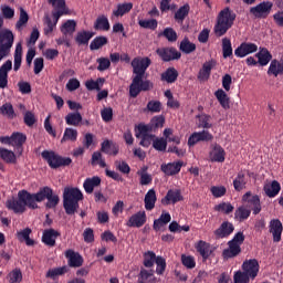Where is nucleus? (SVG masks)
<instances>
[{
	"label": "nucleus",
	"mask_w": 283,
	"mask_h": 283,
	"mask_svg": "<svg viewBox=\"0 0 283 283\" xmlns=\"http://www.w3.org/2000/svg\"><path fill=\"white\" fill-rule=\"evenodd\" d=\"M235 17V12H233L229 7L222 9L217 17V22L213 28L216 36H224V33L229 32V30L233 28Z\"/></svg>",
	"instance_id": "1"
},
{
	"label": "nucleus",
	"mask_w": 283,
	"mask_h": 283,
	"mask_svg": "<svg viewBox=\"0 0 283 283\" xmlns=\"http://www.w3.org/2000/svg\"><path fill=\"white\" fill-rule=\"evenodd\" d=\"M83 198V192L78 188H65L63 192V207L67 216H74L78 209V201Z\"/></svg>",
	"instance_id": "2"
},
{
	"label": "nucleus",
	"mask_w": 283,
	"mask_h": 283,
	"mask_svg": "<svg viewBox=\"0 0 283 283\" xmlns=\"http://www.w3.org/2000/svg\"><path fill=\"white\" fill-rule=\"evenodd\" d=\"M42 158L46 160L51 169H59V167H69V165H72V158L61 157L54 151L43 150Z\"/></svg>",
	"instance_id": "3"
},
{
	"label": "nucleus",
	"mask_w": 283,
	"mask_h": 283,
	"mask_svg": "<svg viewBox=\"0 0 283 283\" xmlns=\"http://www.w3.org/2000/svg\"><path fill=\"white\" fill-rule=\"evenodd\" d=\"M14 45V33L9 29L0 31V61L10 54V50Z\"/></svg>",
	"instance_id": "4"
},
{
	"label": "nucleus",
	"mask_w": 283,
	"mask_h": 283,
	"mask_svg": "<svg viewBox=\"0 0 283 283\" xmlns=\"http://www.w3.org/2000/svg\"><path fill=\"white\" fill-rule=\"evenodd\" d=\"M244 242V233L238 232L231 241H229V248L223 250V258L229 260V258H235L240 253V247Z\"/></svg>",
	"instance_id": "5"
},
{
	"label": "nucleus",
	"mask_w": 283,
	"mask_h": 283,
	"mask_svg": "<svg viewBox=\"0 0 283 283\" xmlns=\"http://www.w3.org/2000/svg\"><path fill=\"white\" fill-rule=\"evenodd\" d=\"M151 87H154L151 82L143 81V77L135 75V77L133 78V82L129 86V95L133 98H136V96H138V94H140V92H147V91L151 90Z\"/></svg>",
	"instance_id": "6"
},
{
	"label": "nucleus",
	"mask_w": 283,
	"mask_h": 283,
	"mask_svg": "<svg viewBox=\"0 0 283 283\" xmlns=\"http://www.w3.org/2000/svg\"><path fill=\"white\" fill-rule=\"evenodd\" d=\"M27 140L28 136L20 132L12 133L11 136L0 137V143L2 145H10L11 147H17L18 149H21Z\"/></svg>",
	"instance_id": "7"
},
{
	"label": "nucleus",
	"mask_w": 283,
	"mask_h": 283,
	"mask_svg": "<svg viewBox=\"0 0 283 283\" xmlns=\"http://www.w3.org/2000/svg\"><path fill=\"white\" fill-rule=\"evenodd\" d=\"M271 10H273V2L263 1L254 7L250 8V14L254 17V19H266L271 14Z\"/></svg>",
	"instance_id": "8"
},
{
	"label": "nucleus",
	"mask_w": 283,
	"mask_h": 283,
	"mask_svg": "<svg viewBox=\"0 0 283 283\" xmlns=\"http://www.w3.org/2000/svg\"><path fill=\"white\" fill-rule=\"evenodd\" d=\"M135 136H136V138H142V140L139 143V145H142V147H149V145H151V143H154V140H156V138L154 137L151 132H149V126L143 125V124H140L137 127Z\"/></svg>",
	"instance_id": "9"
},
{
	"label": "nucleus",
	"mask_w": 283,
	"mask_h": 283,
	"mask_svg": "<svg viewBox=\"0 0 283 283\" xmlns=\"http://www.w3.org/2000/svg\"><path fill=\"white\" fill-rule=\"evenodd\" d=\"M151 65V60L149 57H135L132 61V67L135 76H140L142 78L145 76V72H147V67Z\"/></svg>",
	"instance_id": "10"
},
{
	"label": "nucleus",
	"mask_w": 283,
	"mask_h": 283,
	"mask_svg": "<svg viewBox=\"0 0 283 283\" xmlns=\"http://www.w3.org/2000/svg\"><path fill=\"white\" fill-rule=\"evenodd\" d=\"M213 140V135L209 130L195 132L188 138V146L193 147L198 143H211Z\"/></svg>",
	"instance_id": "11"
},
{
	"label": "nucleus",
	"mask_w": 283,
	"mask_h": 283,
	"mask_svg": "<svg viewBox=\"0 0 283 283\" xmlns=\"http://www.w3.org/2000/svg\"><path fill=\"white\" fill-rule=\"evenodd\" d=\"M242 271L248 277L254 280L258 277V273H260V263L255 259L247 260L242 264Z\"/></svg>",
	"instance_id": "12"
},
{
	"label": "nucleus",
	"mask_w": 283,
	"mask_h": 283,
	"mask_svg": "<svg viewBox=\"0 0 283 283\" xmlns=\"http://www.w3.org/2000/svg\"><path fill=\"white\" fill-rule=\"evenodd\" d=\"M242 200L252 209L254 216H258L262 211V205H260V197L258 195L247 192L243 195Z\"/></svg>",
	"instance_id": "13"
},
{
	"label": "nucleus",
	"mask_w": 283,
	"mask_h": 283,
	"mask_svg": "<svg viewBox=\"0 0 283 283\" xmlns=\"http://www.w3.org/2000/svg\"><path fill=\"white\" fill-rule=\"evenodd\" d=\"M157 54L160 56L161 60H164L166 63L169 61H178L180 59L181 54L176 50L175 48H161L157 49Z\"/></svg>",
	"instance_id": "14"
},
{
	"label": "nucleus",
	"mask_w": 283,
	"mask_h": 283,
	"mask_svg": "<svg viewBox=\"0 0 283 283\" xmlns=\"http://www.w3.org/2000/svg\"><path fill=\"white\" fill-rule=\"evenodd\" d=\"M185 163L182 160H177L168 164H163L160 166L161 171L165 176H176L180 174V169H182Z\"/></svg>",
	"instance_id": "15"
},
{
	"label": "nucleus",
	"mask_w": 283,
	"mask_h": 283,
	"mask_svg": "<svg viewBox=\"0 0 283 283\" xmlns=\"http://www.w3.org/2000/svg\"><path fill=\"white\" fill-rule=\"evenodd\" d=\"M18 198H20V200H22V202L24 203V209L25 207H29V209H38L39 205H36V197L34 193H30L27 190H21L18 192Z\"/></svg>",
	"instance_id": "16"
},
{
	"label": "nucleus",
	"mask_w": 283,
	"mask_h": 283,
	"mask_svg": "<svg viewBox=\"0 0 283 283\" xmlns=\"http://www.w3.org/2000/svg\"><path fill=\"white\" fill-rule=\"evenodd\" d=\"M256 50H258V46L255 43L244 42V43H241V45L234 50V54L239 59H244V56H249V54H253Z\"/></svg>",
	"instance_id": "17"
},
{
	"label": "nucleus",
	"mask_w": 283,
	"mask_h": 283,
	"mask_svg": "<svg viewBox=\"0 0 283 283\" xmlns=\"http://www.w3.org/2000/svg\"><path fill=\"white\" fill-rule=\"evenodd\" d=\"M69 266H72L73 269H78V266H83V256L78 254V252H75L74 250H66L64 253Z\"/></svg>",
	"instance_id": "18"
},
{
	"label": "nucleus",
	"mask_w": 283,
	"mask_h": 283,
	"mask_svg": "<svg viewBox=\"0 0 283 283\" xmlns=\"http://www.w3.org/2000/svg\"><path fill=\"white\" fill-rule=\"evenodd\" d=\"M218 65L216 60H210L203 63L201 70L198 73L199 81H209V76H211V70Z\"/></svg>",
	"instance_id": "19"
},
{
	"label": "nucleus",
	"mask_w": 283,
	"mask_h": 283,
	"mask_svg": "<svg viewBox=\"0 0 283 283\" xmlns=\"http://www.w3.org/2000/svg\"><path fill=\"white\" fill-rule=\"evenodd\" d=\"M145 222H147V214L145 211H139L133 214L126 224L127 227H136L137 229H140Z\"/></svg>",
	"instance_id": "20"
},
{
	"label": "nucleus",
	"mask_w": 283,
	"mask_h": 283,
	"mask_svg": "<svg viewBox=\"0 0 283 283\" xmlns=\"http://www.w3.org/2000/svg\"><path fill=\"white\" fill-rule=\"evenodd\" d=\"M234 229L235 228L233 227V223H231L229 221H224L214 231V235H217V238H229V235H231L233 233Z\"/></svg>",
	"instance_id": "21"
},
{
	"label": "nucleus",
	"mask_w": 283,
	"mask_h": 283,
	"mask_svg": "<svg viewBox=\"0 0 283 283\" xmlns=\"http://www.w3.org/2000/svg\"><path fill=\"white\" fill-rule=\"evenodd\" d=\"M12 70V61L8 60L1 67H0V88L6 90L8 87V72Z\"/></svg>",
	"instance_id": "22"
},
{
	"label": "nucleus",
	"mask_w": 283,
	"mask_h": 283,
	"mask_svg": "<svg viewBox=\"0 0 283 283\" xmlns=\"http://www.w3.org/2000/svg\"><path fill=\"white\" fill-rule=\"evenodd\" d=\"M7 208H9L14 213H23L25 211V206L23 203V200H21L19 197L18 199L11 198L7 200Z\"/></svg>",
	"instance_id": "23"
},
{
	"label": "nucleus",
	"mask_w": 283,
	"mask_h": 283,
	"mask_svg": "<svg viewBox=\"0 0 283 283\" xmlns=\"http://www.w3.org/2000/svg\"><path fill=\"white\" fill-rule=\"evenodd\" d=\"M270 232L273 235L274 242H280L282 240V222L274 219L270 222Z\"/></svg>",
	"instance_id": "24"
},
{
	"label": "nucleus",
	"mask_w": 283,
	"mask_h": 283,
	"mask_svg": "<svg viewBox=\"0 0 283 283\" xmlns=\"http://www.w3.org/2000/svg\"><path fill=\"white\" fill-rule=\"evenodd\" d=\"M59 232L54 229L44 230L42 235V242L46 244V247H54L56 244V237Z\"/></svg>",
	"instance_id": "25"
},
{
	"label": "nucleus",
	"mask_w": 283,
	"mask_h": 283,
	"mask_svg": "<svg viewBox=\"0 0 283 283\" xmlns=\"http://www.w3.org/2000/svg\"><path fill=\"white\" fill-rule=\"evenodd\" d=\"M281 189L282 187L280 186V182L275 180L272 182L265 184L263 187V191L265 192V196H268V198H275V196L280 193Z\"/></svg>",
	"instance_id": "26"
},
{
	"label": "nucleus",
	"mask_w": 283,
	"mask_h": 283,
	"mask_svg": "<svg viewBox=\"0 0 283 283\" xmlns=\"http://www.w3.org/2000/svg\"><path fill=\"white\" fill-rule=\"evenodd\" d=\"M258 59V63L264 67L271 63V59H273V55L266 48H262L259 50V52L255 54Z\"/></svg>",
	"instance_id": "27"
},
{
	"label": "nucleus",
	"mask_w": 283,
	"mask_h": 283,
	"mask_svg": "<svg viewBox=\"0 0 283 283\" xmlns=\"http://www.w3.org/2000/svg\"><path fill=\"white\" fill-rule=\"evenodd\" d=\"M269 76H280L283 74V61L282 60H272L268 69Z\"/></svg>",
	"instance_id": "28"
},
{
	"label": "nucleus",
	"mask_w": 283,
	"mask_h": 283,
	"mask_svg": "<svg viewBox=\"0 0 283 283\" xmlns=\"http://www.w3.org/2000/svg\"><path fill=\"white\" fill-rule=\"evenodd\" d=\"M182 200V195L180 190H169L164 199H161V203L164 205H176V202H180Z\"/></svg>",
	"instance_id": "29"
},
{
	"label": "nucleus",
	"mask_w": 283,
	"mask_h": 283,
	"mask_svg": "<svg viewBox=\"0 0 283 283\" xmlns=\"http://www.w3.org/2000/svg\"><path fill=\"white\" fill-rule=\"evenodd\" d=\"M171 222V214L169 212L163 211L160 217L154 221L153 229L155 231H160L163 227H167Z\"/></svg>",
	"instance_id": "30"
},
{
	"label": "nucleus",
	"mask_w": 283,
	"mask_h": 283,
	"mask_svg": "<svg viewBox=\"0 0 283 283\" xmlns=\"http://www.w3.org/2000/svg\"><path fill=\"white\" fill-rule=\"evenodd\" d=\"M158 279L154 275V271L142 269L138 274L137 283H157Z\"/></svg>",
	"instance_id": "31"
},
{
	"label": "nucleus",
	"mask_w": 283,
	"mask_h": 283,
	"mask_svg": "<svg viewBox=\"0 0 283 283\" xmlns=\"http://www.w3.org/2000/svg\"><path fill=\"white\" fill-rule=\"evenodd\" d=\"M0 158L8 165H17V154L10 149L0 147Z\"/></svg>",
	"instance_id": "32"
},
{
	"label": "nucleus",
	"mask_w": 283,
	"mask_h": 283,
	"mask_svg": "<svg viewBox=\"0 0 283 283\" xmlns=\"http://www.w3.org/2000/svg\"><path fill=\"white\" fill-rule=\"evenodd\" d=\"M210 160L212 163H224V148L220 145H214L210 151Z\"/></svg>",
	"instance_id": "33"
},
{
	"label": "nucleus",
	"mask_w": 283,
	"mask_h": 283,
	"mask_svg": "<svg viewBox=\"0 0 283 283\" xmlns=\"http://www.w3.org/2000/svg\"><path fill=\"white\" fill-rule=\"evenodd\" d=\"M32 229L25 228L17 232V238L19 242H25L27 247H34V240L30 238Z\"/></svg>",
	"instance_id": "34"
},
{
	"label": "nucleus",
	"mask_w": 283,
	"mask_h": 283,
	"mask_svg": "<svg viewBox=\"0 0 283 283\" xmlns=\"http://www.w3.org/2000/svg\"><path fill=\"white\" fill-rule=\"evenodd\" d=\"M101 185V177L94 176L91 178L85 179L83 187L86 193H93L94 188Z\"/></svg>",
	"instance_id": "35"
},
{
	"label": "nucleus",
	"mask_w": 283,
	"mask_h": 283,
	"mask_svg": "<svg viewBox=\"0 0 283 283\" xmlns=\"http://www.w3.org/2000/svg\"><path fill=\"white\" fill-rule=\"evenodd\" d=\"M23 59V46L21 42L15 45L13 70L19 72L21 70V61Z\"/></svg>",
	"instance_id": "36"
},
{
	"label": "nucleus",
	"mask_w": 283,
	"mask_h": 283,
	"mask_svg": "<svg viewBox=\"0 0 283 283\" xmlns=\"http://www.w3.org/2000/svg\"><path fill=\"white\" fill-rule=\"evenodd\" d=\"M156 190L154 189H150L147 191V193L145 195V199H144V202H145V209L147 211H151V209H154V207H156Z\"/></svg>",
	"instance_id": "37"
},
{
	"label": "nucleus",
	"mask_w": 283,
	"mask_h": 283,
	"mask_svg": "<svg viewBox=\"0 0 283 283\" xmlns=\"http://www.w3.org/2000/svg\"><path fill=\"white\" fill-rule=\"evenodd\" d=\"M161 81L165 83H176L178 81V71L175 67H168L161 74Z\"/></svg>",
	"instance_id": "38"
},
{
	"label": "nucleus",
	"mask_w": 283,
	"mask_h": 283,
	"mask_svg": "<svg viewBox=\"0 0 283 283\" xmlns=\"http://www.w3.org/2000/svg\"><path fill=\"white\" fill-rule=\"evenodd\" d=\"M102 151L104 154H108V156H117L119 148H118V145H116L109 140H104L102 143Z\"/></svg>",
	"instance_id": "39"
},
{
	"label": "nucleus",
	"mask_w": 283,
	"mask_h": 283,
	"mask_svg": "<svg viewBox=\"0 0 283 283\" xmlns=\"http://www.w3.org/2000/svg\"><path fill=\"white\" fill-rule=\"evenodd\" d=\"M134 4L132 2H125L117 4V10L113 11V17H125L128 12H132Z\"/></svg>",
	"instance_id": "40"
},
{
	"label": "nucleus",
	"mask_w": 283,
	"mask_h": 283,
	"mask_svg": "<svg viewBox=\"0 0 283 283\" xmlns=\"http://www.w3.org/2000/svg\"><path fill=\"white\" fill-rule=\"evenodd\" d=\"M65 120H66V125H72L73 127H78L83 120V116L78 112L69 113L65 116Z\"/></svg>",
	"instance_id": "41"
},
{
	"label": "nucleus",
	"mask_w": 283,
	"mask_h": 283,
	"mask_svg": "<svg viewBox=\"0 0 283 283\" xmlns=\"http://www.w3.org/2000/svg\"><path fill=\"white\" fill-rule=\"evenodd\" d=\"M214 96L217 98V101H219L221 107H223V109H229L230 104H229V95H227V92H224V90L219 88L217 92H214Z\"/></svg>",
	"instance_id": "42"
},
{
	"label": "nucleus",
	"mask_w": 283,
	"mask_h": 283,
	"mask_svg": "<svg viewBox=\"0 0 283 283\" xmlns=\"http://www.w3.org/2000/svg\"><path fill=\"white\" fill-rule=\"evenodd\" d=\"M103 83H105V78L98 77L96 81L94 80H88L85 82V87L88 90V92H101V87H103Z\"/></svg>",
	"instance_id": "43"
},
{
	"label": "nucleus",
	"mask_w": 283,
	"mask_h": 283,
	"mask_svg": "<svg viewBox=\"0 0 283 283\" xmlns=\"http://www.w3.org/2000/svg\"><path fill=\"white\" fill-rule=\"evenodd\" d=\"M196 249H197L198 253H200V255L203 258V260H207V258H209V255H211V247L209 245V243H207L205 241H199L196 244Z\"/></svg>",
	"instance_id": "44"
},
{
	"label": "nucleus",
	"mask_w": 283,
	"mask_h": 283,
	"mask_svg": "<svg viewBox=\"0 0 283 283\" xmlns=\"http://www.w3.org/2000/svg\"><path fill=\"white\" fill-rule=\"evenodd\" d=\"M30 20V17L28 15V12L23 10V8H20V18L18 22L15 23V29L21 32L25 25H28V21Z\"/></svg>",
	"instance_id": "45"
},
{
	"label": "nucleus",
	"mask_w": 283,
	"mask_h": 283,
	"mask_svg": "<svg viewBox=\"0 0 283 283\" xmlns=\"http://www.w3.org/2000/svg\"><path fill=\"white\" fill-rule=\"evenodd\" d=\"M233 187L235 191H242V189L247 187V177L244 172L241 171L237 175V177L233 180Z\"/></svg>",
	"instance_id": "46"
},
{
	"label": "nucleus",
	"mask_w": 283,
	"mask_h": 283,
	"mask_svg": "<svg viewBox=\"0 0 283 283\" xmlns=\"http://www.w3.org/2000/svg\"><path fill=\"white\" fill-rule=\"evenodd\" d=\"M61 32L64 36H67V34H74V32H76V21L67 20L64 22L61 27Z\"/></svg>",
	"instance_id": "47"
},
{
	"label": "nucleus",
	"mask_w": 283,
	"mask_h": 283,
	"mask_svg": "<svg viewBox=\"0 0 283 283\" xmlns=\"http://www.w3.org/2000/svg\"><path fill=\"white\" fill-rule=\"evenodd\" d=\"M76 138H78V130L74 128H65L61 143H67V140L75 143Z\"/></svg>",
	"instance_id": "48"
},
{
	"label": "nucleus",
	"mask_w": 283,
	"mask_h": 283,
	"mask_svg": "<svg viewBox=\"0 0 283 283\" xmlns=\"http://www.w3.org/2000/svg\"><path fill=\"white\" fill-rule=\"evenodd\" d=\"M92 36H94L92 32L81 31L77 33L75 41L78 43V45H87Z\"/></svg>",
	"instance_id": "49"
},
{
	"label": "nucleus",
	"mask_w": 283,
	"mask_h": 283,
	"mask_svg": "<svg viewBox=\"0 0 283 283\" xmlns=\"http://www.w3.org/2000/svg\"><path fill=\"white\" fill-rule=\"evenodd\" d=\"M179 50L184 54H191V52H196V45L189 39L185 38L180 43Z\"/></svg>",
	"instance_id": "50"
},
{
	"label": "nucleus",
	"mask_w": 283,
	"mask_h": 283,
	"mask_svg": "<svg viewBox=\"0 0 283 283\" xmlns=\"http://www.w3.org/2000/svg\"><path fill=\"white\" fill-rule=\"evenodd\" d=\"M158 256H156V253L148 251L144 254V266H146V269H151V266H154V264H156V260Z\"/></svg>",
	"instance_id": "51"
},
{
	"label": "nucleus",
	"mask_w": 283,
	"mask_h": 283,
	"mask_svg": "<svg viewBox=\"0 0 283 283\" xmlns=\"http://www.w3.org/2000/svg\"><path fill=\"white\" fill-rule=\"evenodd\" d=\"M188 14H189V4H186L177 10V12L175 13V19L176 21H178V23H182Z\"/></svg>",
	"instance_id": "52"
},
{
	"label": "nucleus",
	"mask_w": 283,
	"mask_h": 283,
	"mask_svg": "<svg viewBox=\"0 0 283 283\" xmlns=\"http://www.w3.org/2000/svg\"><path fill=\"white\" fill-rule=\"evenodd\" d=\"M222 52L223 59H229V56H233V48L231 46V40L224 38L222 40Z\"/></svg>",
	"instance_id": "53"
},
{
	"label": "nucleus",
	"mask_w": 283,
	"mask_h": 283,
	"mask_svg": "<svg viewBox=\"0 0 283 283\" xmlns=\"http://www.w3.org/2000/svg\"><path fill=\"white\" fill-rule=\"evenodd\" d=\"M0 114L7 118H14V107L10 103H6L0 107Z\"/></svg>",
	"instance_id": "54"
},
{
	"label": "nucleus",
	"mask_w": 283,
	"mask_h": 283,
	"mask_svg": "<svg viewBox=\"0 0 283 283\" xmlns=\"http://www.w3.org/2000/svg\"><path fill=\"white\" fill-rule=\"evenodd\" d=\"M95 30H104L105 32L109 30V20L107 19V17L102 15L97 18L95 22Z\"/></svg>",
	"instance_id": "55"
},
{
	"label": "nucleus",
	"mask_w": 283,
	"mask_h": 283,
	"mask_svg": "<svg viewBox=\"0 0 283 283\" xmlns=\"http://www.w3.org/2000/svg\"><path fill=\"white\" fill-rule=\"evenodd\" d=\"M251 216V210L247 209L244 207H240L234 212V218L242 222L243 220H247Z\"/></svg>",
	"instance_id": "56"
},
{
	"label": "nucleus",
	"mask_w": 283,
	"mask_h": 283,
	"mask_svg": "<svg viewBox=\"0 0 283 283\" xmlns=\"http://www.w3.org/2000/svg\"><path fill=\"white\" fill-rule=\"evenodd\" d=\"M9 283H21L23 280V274L21 273V270L14 269L8 274Z\"/></svg>",
	"instance_id": "57"
},
{
	"label": "nucleus",
	"mask_w": 283,
	"mask_h": 283,
	"mask_svg": "<svg viewBox=\"0 0 283 283\" xmlns=\"http://www.w3.org/2000/svg\"><path fill=\"white\" fill-rule=\"evenodd\" d=\"M67 271V266L51 269L46 273V277H51V280H56L59 275H65Z\"/></svg>",
	"instance_id": "58"
},
{
	"label": "nucleus",
	"mask_w": 283,
	"mask_h": 283,
	"mask_svg": "<svg viewBox=\"0 0 283 283\" xmlns=\"http://www.w3.org/2000/svg\"><path fill=\"white\" fill-rule=\"evenodd\" d=\"M50 193H52V188L44 187L33 195L35 196L36 202H43V200L48 199V196H50Z\"/></svg>",
	"instance_id": "59"
},
{
	"label": "nucleus",
	"mask_w": 283,
	"mask_h": 283,
	"mask_svg": "<svg viewBox=\"0 0 283 283\" xmlns=\"http://www.w3.org/2000/svg\"><path fill=\"white\" fill-rule=\"evenodd\" d=\"M147 109L151 114H160V112H163V103H160V101H149L147 104Z\"/></svg>",
	"instance_id": "60"
},
{
	"label": "nucleus",
	"mask_w": 283,
	"mask_h": 283,
	"mask_svg": "<svg viewBox=\"0 0 283 283\" xmlns=\"http://www.w3.org/2000/svg\"><path fill=\"white\" fill-rule=\"evenodd\" d=\"M103 45H107V38L97 36L91 42L90 49L91 50H101V48H103Z\"/></svg>",
	"instance_id": "61"
},
{
	"label": "nucleus",
	"mask_w": 283,
	"mask_h": 283,
	"mask_svg": "<svg viewBox=\"0 0 283 283\" xmlns=\"http://www.w3.org/2000/svg\"><path fill=\"white\" fill-rule=\"evenodd\" d=\"M214 211L229 214L233 212V206L230 202H221L214 207Z\"/></svg>",
	"instance_id": "62"
},
{
	"label": "nucleus",
	"mask_w": 283,
	"mask_h": 283,
	"mask_svg": "<svg viewBox=\"0 0 283 283\" xmlns=\"http://www.w3.org/2000/svg\"><path fill=\"white\" fill-rule=\"evenodd\" d=\"M138 24L140 25V28H144L146 30H156V28H158V21H156L155 19L139 20Z\"/></svg>",
	"instance_id": "63"
},
{
	"label": "nucleus",
	"mask_w": 283,
	"mask_h": 283,
	"mask_svg": "<svg viewBox=\"0 0 283 283\" xmlns=\"http://www.w3.org/2000/svg\"><path fill=\"white\" fill-rule=\"evenodd\" d=\"M250 277L243 272V271H237L233 275V282L234 283H249Z\"/></svg>",
	"instance_id": "64"
}]
</instances>
